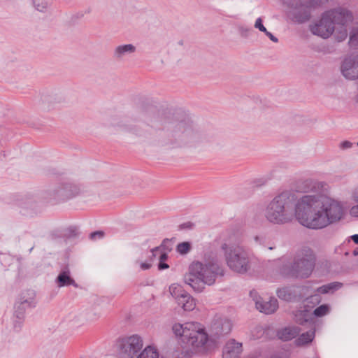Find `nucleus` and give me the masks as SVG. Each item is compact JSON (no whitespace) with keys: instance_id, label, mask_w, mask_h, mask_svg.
<instances>
[{"instance_id":"obj_42","label":"nucleus","mask_w":358,"mask_h":358,"mask_svg":"<svg viewBox=\"0 0 358 358\" xmlns=\"http://www.w3.org/2000/svg\"><path fill=\"white\" fill-rule=\"evenodd\" d=\"M264 34L273 41V42H275V43H277L278 41V39L275 36H273L271 32L268 31L266 30V32H264Z\"/></svg>"},{"instance_id":"obj_39","label":"nucleus","mask_w":358,"mask_h":358,"mask_svg":"<svg viewBox=\"0 0 358 358\" xmlns=\"http://www.w3.org/2000/svg\"><path fill=\"white\" fill-rule=\"evenodd\" d=\"M66 238H72L76 236V229L70 227L67 230V234H65Z\"/></svg>"},{"instance_id":"obj_1","label":"nucleus","mask_w":358,"mask_h":358,"mask_svg":"<svg viewBox=\"0 0 358 358\" xmlns=\"http://www.w3.org/2000/svg\"><path fill=\"white\" fill-rule=\"evenodd\" d=\"M343 207L339 202L324 194H307L297 199L290 191L275 196L266 206L264 216L273 224H285L295 218L303 226L320 229L342 218Z\"/></svg>"},{"instance_id":"obj_52","label":"nucleus","mask_w":358,"mask_h":358,"mask_svg":"<svg viewBox=\"0 0 358 358\" xmlns=\"http://www.w3.org/2000/svg\"><path fill=\"white\" fill-rule=\"evenodd\" d=\"M131 336H138V335L137 334H132Z\"/></svg>"},{"instance_id":"obj_16","label":"nucleus","mask_w":358,"mask_h":358,"mask_svg":"<svg viewBox=\"0 0 358 358\" xmlns=\"http://www.w3.org/2000/svg\"><path fill=\"white\" fill-rule=\"evenodd\" d=\"M275 334V336H315V329H311L306 332L300 333L299 327H285L275 331L273 327H268L264 329L263 336H271Z\"/></svg>"},{"instance_id":"obj_35","label":"nucleus","mask_w":358,"mask_h":358,"mask_svg":"<svg viewBox=\"0 0 358 358\" xmlns=\"http://www.w3.org/2000/svg\"><path fill=\"white\" fill-rule=\"evenodd\" d=\"M308 303L318 304L321 301V296L319 294H315L306 299Z\"/></svg>"},{"instance_id":"obj_40","label":"nucleus","mask_w":358,"mask_h":358,"mask_svg":"<svg viewBox=\"0 0 358 358\" xmlns=\"http://www.w3.org/2000/svg\"><path fill=\"white\" fill-rule=\"evenodd\" d=\"M169 266L168 264L165 263L164 262H159L158 264V269L159 270H164L169 268Z\"/></svg>"},{"instance_id":"obj_38","label":"nucleus","mask_w":358,"mask_h":358,"mask_svg":"<svg viewBox=\"0 0 358 358\" xmlns=\"http://www.w3.org/2000/svg\"><path fill=\"white\" fill-rule=\"evenodd\" d=\"M352 143L348 141H344L340 143V148L342 150H346L352 148Z\"/></svg>"},{"instance_id":"obj_27","label":"nucleus","mask_w":358,"mask_h":358,"mask_svg":"<svg viewBox=\"0 0 358 358\" xmlns=\"http://www.w3.org/2000/svg\"><path fill=\"white\" fill-rule=\"evenodd\" d=\"M330 311V306L328 304H322L313 310L315 317H320L327 315Z\"/></svg>"},{"instance_id":"obj_51","label":"nucleus","mask_w":358,"mask_h":358,"mask_svg":"<svg viewBox=\"0 0 358 358\" xmlns=\"http://www.w3.org/2000/svg\"><path fill=\"white\" fill-rule=\"evenodd\" d=\"M33 248H34V246H33V247H31V248L29 249V252H30L32 251Z\"/></svg>"},{"instance_id":"obj_34","label":"nucleus","mask_w":358,"mask_h":358,"mask_svg":"<svg viewBox=\"0 0 358 358\" xmlns=\"http://www.w3.org/2000/svg\"><path fill=\"white\" fill-rule=\"evenodd\" d=\"M306 314L303 311L299 310L297 311L296 316V320L301 324H303L304 323H307L308 322V320L305 318Z\"/></svg>"},{"instance_id":"obj_48","label":"nucleus","mask_w":358,"mask_h":358,"mask_svg":"<svg viewBox=\"0 0 358 358\" xmlns=\"http://www.w3.org/2000/svg\"><path fill=\"white\" fill-rule=\"evenodd\" d=\"M302 0H294V2H292L291 4H290V7L292 8V5L293 3H298L299 4L300 3V1H301Z\"/></svg>"},{"instance_id":"obj_20","label":"nucleus","mask_w":358,"mask_h":358,"mask_svg":"<svg viewBox=\"0 0 358 358\" xmlns=\"http://www.w3.org/2000/svg\"><path fill=\"white\" fill-rule=\"evenodd\" d=\"M56 282L59 287H65L73 285L78 287L75 280L71 277L70 271L68 268L62 271L56 278Z\"/></svg>"},{"instance_id":"obj_14","label":"nucleus","mask_w":358,"mask_h":358,"mask_svg":"<svg viewBox=\"0 0 358 358\" xmlns=\"http://www.w3.org/2000/svg\"><path fill=\"white\" fill-rule=\"evenodd\" d=\"M343 76L348 80L358 78V54L347 57L341 67Z\"/></svg>"},{"instance_id":"obj_19","label":"nucleus","mask_w":358,"mask_h":358,"mask_svg":"<svg viewBox=\"0 0 358 358\" xmlns=\"http://www.w3.org/2000/svg\"><path fill=\"white\" fill-rule=\"evenodd\" d=\"M136 47L133 44H123L115 47L113 52V58L116 61H122L126 57L136 52Z\"/></svg>"},{"instance_id":"obj_5","label":"nucleus","mask_w":358,"mask_h":358,"mask_svg":"<svg viewBox=\"0 0 358 358\" xmlns=\"http://www.w3.org/2000/svg\"><path fill=\"white\" fill-rule=\"evenodd\" d=\"M315 259V254L310 248L302 247L296 252L293 262L284 265L281 272L287 277L307 278L314 270Z\"/></svg>"},{"instance_id":"obj_25","label":"nucleus","mask_w":358,"mask_h":358,"mask_svg":"<svg viewBox=\"0 0 358 358\" xmlns=\"http://www.w3.org/2000/svg\"><path fill=\"white\" fill-rule=\"evenodd\" d=\"M159 354L157 348L152 345L147 346L136 358H159Z\"/></svg>"},{"instance_id":"obj_29","label":"nucleus","mask_w":358,"mask_h":358,"mask_svg":"<svg viewBox=\"0 0 358 358\" xmlns=\"http://www.w3.org/2000/svg\"><path fill=\"white\" fill-rule=\"evenodd\" d=\"M315 337H297L294 341L296 347H306L310 344Z\"/></svg>"},{"instance_id":"obj_6","label":"nucleus","mask_w":358,"mask_h":358,"mask_svg":"<svg viewBox=\"0 0 358 358\" xmlns=\"http://www.w3.org/2000/svg\"><path fill=\"white\" fill-rule=\"evenodd\" d=\"M225 260L229 268L238 273L244 274L251 268L248 253L241 248L223 243Z\"/></svg>"},{"instance_id":"obj_33","label":"nucleus","mask_w":358,"mask_h":358,"mask_svg":"<svg viewBox=\"0 0 358 358\" xmlns=\"http://www.w3.org/2000/svg\"><path fill=\"white\" fill-rule=\"evenodd\" d=\"M353 199L357 203V205L352 206L350 209V215L354 217H358V189H355L352 194Z\"/></svg>"},{"instance_id":"obj_31","label":"nucleus","mask_w":358,"mask_h":358,"mask_svg":"<svg viewBox=\"0 0 358 358\" xmlns=\"http://www.w3.org/2000/svg\"><path fill=\"white\" fill-rule=\"evenodd\" d=\"M349 45L351 47L358 45V27L352 29L350 35Z\"/></svg>"},{"instance_id":"obj_15","label":"nucleus","mask_w":358,"mask_h":358,"mask_svg":"<svg viewBox=\"0 0 358 358\" xmlns=\"http://www.w3.org/2000/svg\"><path fill=\"white\" fill-rule=\"evenodd\" d=\"M328 17L333 22V26L337 24L341 27H344L348 22L353 20L352 13L343 8H337L326 11Z\"/></svg>"},{"instance_id":"obj_7","label":"nucleus","mask_w":358,"mask_h":358,"mask_svg":"<svg viewBox=\"0 0 358 358\" xmlns=\"http://www.w3.org/2000/svg\"><path fill=\"white\" fill-rule=\"evenodd\" d=\"M143 348L141 337H121L115 343V351L121 358H132Z\"/></svg>"},{"instance_id":"obj_11","label":"nucleus","mask_w":358,"mask_h":358,"mask_svg":"<svg viewBox=\"0 0 358 358\" xmlns=\"http://www.w3.org/2000/svg\"><path fill=\"white\" fill-rule=\"evenodd\" d=\"M327 15L326 12L324 13L318 22L310 26V29L314 35L327 38L333 34L335 27Z\"/></svg>"},{"instance_id":"obj_47","label":"nucleus","mask_w":358,"mask_h":358,"mask_svg":"<svg viewBox=\"0 0 358 358\" xmlns=\"http://www.w3.org/2000/svg\"><path fill=\"white\" fill-rule=\"evenodd\" d=\"M279 338H280L282 341H290L292 338H293L294 337H287V336H285V337H278Z\"/></svg>"},{"instance_id":"obj_18","label":"nucleus","mask_w":358,"mask_h":358,"mask_svg":"<svg viewBox=\"0 0 358 358\" xmlns=\"http://www.w3.org/2000/svg\"><path fill=\"white\" fill-rule=\"evenodd\" d=\"M242 351V343L230 339L223 348L222 358H240Z\"/></svg>"},{"instance_id":"obj_30","label":"nucleus","mask_w":358,"mask_h":358,"mask_svg":"<svg viewBox=\"0 0 358 358\" xmlns=\"http://www.w3.org/2000/svg\"><path fill=\"white\" fill-rule=\"evenodd\" d=\"M191 250V243L187 241L182 242L177 245L176 250L181 255L187 254Z\"/></svg>"},{"instance_id":"obj_37","label":"nucleus","mask_w":358,"mask_h":358,"mask_svg":"<svg viewBox=\"0 0 358 358\" xmlns=\"http://www.w3.org/2000/svg\"><path fill=\"white\" fill-rule=\"evenodd\" d=\"M104 236V232L103 231H96L90 234V238L92 240H96V238H102Z\"/></svg>"},{"instance_id":"obj_23","label":"nucleus","mask_w":358,"mask_h":358,"mask_svg":"<svg viewBox=\"0 0 358 358\" xmlns=\"http://www.w3.org/2000/svg\"><path fill=\"white\" fill-rule=\"evenodd\" d=\"M174 238H165L159 246L155 247L151 250L152 256L150 260H152L157 255V252L162 249L166 252H171L173 249V240Z\"/></svg>"},{"instance_id":"obj_13","label":"nucleus","mask_w":358,"mask_h":358,"mask_svg":"<svg viewBox=\"0 0 358 358\" xmlns=\"http://www.w3.org/2000/svg\"><path fill=\"white\" fill-rule=\"evenodd\" d=\"M250 295L255 301L257 309L265 314L273 313L278 308V300L274 297L263 299L257 296V293L255 291H250Z\"/></svg>"},{"instance_id":"obj_46","label":"nucleus","mask_w":358,"mask_h":358,"mask_svg":"<svg viewBox=\"0 0 358 358\" xmlns=\"http://www.w3.org/2000/svg\"><path fill=\"white\" fill-rule=\"evenodd\" d=\"M41 101L43 103H45L46 102L48 101V97L47 95H43L41 96Z\"/></svg>"},{"instance_id":"obj_36","label":"nucleus","mask_w":358,"mask_h":358,"mask_svg":"<svg viewBox=\"0 0 358 358\" xmlns=\"http://www.w3.org/2000/svg\"><path fill=\"white\" fill-rule=\"evenodd\" d=\"M255 27L256 29H258L260 31H262V32H266V27L264 26L263 23H262V20L261 17H259L256 20V22H255Z\"/></svg>"},{"instance_id":"obj_32","label":"nucleus","mask_w":358,"mask_h":358,"mask_svg":"<svg viewBox=\"0 0 358 358\" xmlns=\"http://www.w3.org/2000/svg\"><path fill=\"white\" fill-rule=\"evenodd\" d=\"M348 31L345 27H340L335 34V37L338 41H343L347 38Z\"/></svg>"},{"instance_id":"obj_24","label":"nucleus","mask_w":358,"mask_h":358,"mask_svg":"<svg viewBox=\"0 0 358 358\" xmlns=\"http://www.w3.org/2000/svg\"><path fill=\"white\" fill-rule=\"evenodd\" d=\"M342 286L343 284L341 282H333L318 287L317 291L321 294H327L339 289Z\"/></svg>"},{"instance_id":"obj_4","label":"nucleus","mask_w":358,"mask_h":358,"mask_svg":"<svg viewBox=\"0 0 358 358\" xmlns=\"http://www.w3.org/2000/svg\"><path fill=\"white\" fill-rule=\"evenodd\" d=\"M175 344L165 348L161 358H192L199 353L213 350L217 347V337H176Z\"/></svg>"},{"instance_id":"obj_12","label":"nucleus","mask_w":358,"mask_h":358,"mask_svg":"<svg viewBox=\"0 0 358 358\" xmlns=\"http://www.w3.org/2000/svg\"><path fill=\"white\" fill-rule=\"evenodd\" d=\"M232 327V322L228 318L215 316L210 323L209 331L210 336H225L231 332Z\"/></svg>"},{"instance_id":"obj_44","label":"nucleus","mask_w":358,"mask_h":358,"mask_svg":"<svg viewBox=\"0 0 358 358\" xmlns=\"http://www.w3.org/2000/svg\"><path fill=\"white\" fill-rule=\"evenodd\" d=\"M140 266L142 270H148L151 268L152 264L150 263L142 262L141 263Z\"/></svg>"},{"instance_id":"obj_22","label":"nucleus","mask_w":358,"mask_h":358,"mask_svg":"<svg viewBox=\"0 0 358 358\" xmlns=\"http://www.w3.org/2000/svg\"><path fill=\"white\" fill-rule=\"evenodd\" d=\"M176 302L179 306H181L185 311H191L194 310L196 306L194 299L188 292L183 294L181 298H178Z\"/></svg>"},{"instance_id":"obj_50","label":"nucleus","mask_w":358,"mask_h":358,"mask_svg":"<svg viewBox=\"0 0 358 358\" xmlns=\"http://www.w3.org/2000/svg\"><path fill=\"white\" fill-rule=\"evenodd\" d=\"M270 358H282V357L280 356H272Z\"/></svg>"},{"instance_id":"obj_21","label":"nucleus","mask_w":358,"mask_h":358,"mask_svg":"<svg viewBox=\"0 0 358 358\" xmlns=\"http://www.w3.org/2000/svg\"><path fill=\"white\" fill-rule=\"evenodd\" d=\"M277 296L280 299L292 301L296 299L297 294L294 287H285L277 290Z\"/></svg>"},{"instance_id":"obj_43","label":"nucleus","mask_w":358,"mask_h":358,"mask_svg":"<svg viewBox=\"0 0 358 358\" xmlns=\"http://www.w3.org/2000/svg\"><path fill=\"white\" fill-rule=\"evenodd\" d=\"M168 252H169L164 251L161 253L159 258V262H164L168 259Z\"/></svg>"},{"instance_id":"obj_28","label":"nucleus","mask_w":358,"mask_h":358,"mask_svg":"<svg viewBox=\"0 0 358 358\" xmlns=\"http://www.w3.org/2000/svg\"><path fill=\"white\" fill-rule=\"evenodd\" d=\"M34 7L38 11H43L52 3V0H32Z\"/></svg>"},{"instance_id":"obj_26","label":"nucleus","mask_w":358,"mask_h":358,"mask_svg":"<svg viewBox=\"0 0 358 358\" xmlns=\"http://www.w3.org/2000/svg\"><path fill=\"white\" fill-rule=\"evenodd\" d=\"M169 292L171 295L176 301L178 298H181L183 294H185L187 292L183 289V287L181 285L174 283L170 285Z\"/></svg>"},{"instance_id":"obj_45","label":"nucleus","mask_w":358,"mask_h":358,"mask_svg":"<svg viewBox=\"0 0 358 358\" xmlns=\"http://www.w3.org/2000/svg\"><path fill=\"white\" fill-rule=\"evenodd\" d=\"M351 239L356 243L358 244V234H354L351 236Z\"/></svg>"},{"instance_id":"obj_41","label":"nucleus","mask_w":358,"mask_h":358,"mask_svg":"<svg viewBox=\"0 0 358 358\" xmlns=\"http://www.w3.org/2000/svg\"><path fill=\"white\" fill-rule=\"evenodd\" d=\"M192 223L188 222L183 223L179 226L180 229H191L192 227Z\"/></svg>"},{"instance_id":"obj_9","label":"nucleus","mask_w":358,"mask_h":358,"mask_svg":"<svg viewBox=\"0 0 358 358\" xmlns=\"http://www.w3.org/2000/svg\"><path fill=\"white\" fill-rule=\"evenodd\" d=\"M324 0H302L300 3H293L292 8L294 9V17L298 23H304L311 17V10L320 6Z\"/></svg>"},{"instance_id":"obj_3","label":"nucleus","mask_w":358,"mask_h":358,"mask_svg":"<svg viewBox=\"0 0 358 358\" xmlns=\"http://www.w3.org/2000/svg\"><path fill=\"white\" fill-rule=\"evenodd\" d=\"M224 275V268L219 262L217 256L210 253L205 255L204 262H194L189 266V272L184 277L185 282L198 292L205 289V285L211 286L216 279Z\"/></svg>"},{"instance_id":"obj_53","label":"nucleus","mask_w":358,"mask_h":358,"mask_svg":"<svg viewBox=\"0 0 358 358\" xmlns=\"http://www.w3.org/2000/svg\"><path fill=\"white\" fill-rule=\"evenodd\" d=\"M357 145H358V142H357Z\"/></svg>"},{"instance_id":"obj_10","label":"nucleus","mask_w":358,"mask_h":358,"mask_svg":"<svg viewBox=\"0 0 358 358\" xmlns=\"http://www.w3.org/2000/svg\"><path fill=\"white\" fill-rule=\"evenodd\" d=\"M175 336H210L205 330L203 326L199 322H185L184 324H175L172 327Z\"/></svg>"},{"instance_id":"obj_8","label":"nucleus","mask_w":358,"mask_h":358,"mask_svg":"<svg viewBox=\"0 0 358 358\" xmlns=\"http://www.w3.org/2000/svg\"><path fill=\"white\" fill-rule=\"evenodd\" d=\"M34 296L35 294L33 290H26L21 294L19 301L15 304L14 316L18 320L13 322V327L15 333L21 328L22 321L24 318L26 308L34 303Z\"/></svg>"},{"instance_id":"obj_49","label":"nucleus","mask_w":358,"mask_h":358,"mask_svg":"<svg viewBox=\"0 0 358 358\" xmlns=\"http://www.w3.org/2000/svg\"><path fill=\"white\" fill-rule=\"evenodd\" d=\"M353 255H354L355 256H357V255H358V250H355L353 251Z\"/></svg>"},{"instance_id":"obj_2","label":"nucleus","mask_w":358,"mask_h":358,"mask_svg":"<svg viewBox=\"0 0 358 358\" xmlns=\"http://www.w3.org/2000/svg\"><path fill=\"white\" fill-rule=\"evenodd\" d=\"M119 126L152 145L208 140V136L189 120H180L170 112L156 113L152 107H136Z\"/></svg>"},{"instance_id":"obj_17","label":"nucleus","mask_w":358,"mask_h":358,"mask_svg":"<svg viewBox=\"0 0 358 358\" xmlns=\"http://www.w3.org/2000/svg\"><path fill=\"white\" fill-rule=\"evenodd\" d=\"M80 192L78 186L73 184H65L53 191V199L56 201H64L73 198Z\"/></svg>"}]
</instances>
